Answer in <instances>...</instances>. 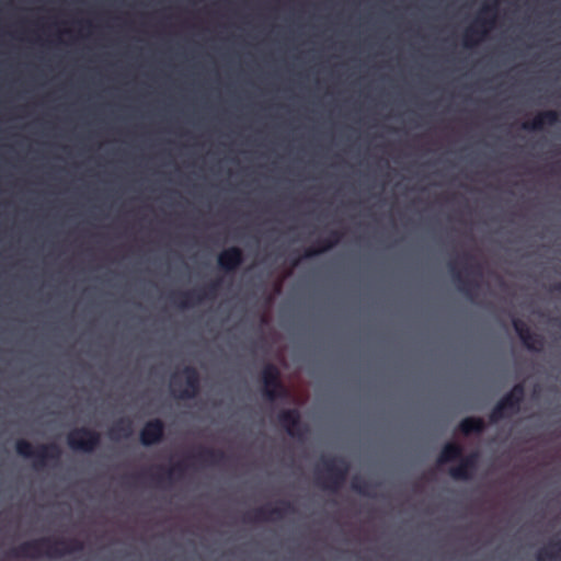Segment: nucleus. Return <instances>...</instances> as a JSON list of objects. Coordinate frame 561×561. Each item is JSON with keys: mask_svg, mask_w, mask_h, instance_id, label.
Segmentation results:
<instances>
[{"mask_svg": "<svg viewBox=\"0 0 561 561\" xmlns=\"http://www.w3.org/2000/svg\"><path fill=\"white\" fill-rule=\"evenodd\" d=\"M83 549V542L76 539L42 537L28 540L10 550L9 554L13 558H35L41 554L47 557L60 558L72 552H79Z\"/></svg>", "mask_w": 561, "mask_h": 561, "instance_id": "obj_1", "label": "nucleus"}, {"mask_svg": "<svg viewBox=\"0 0 561 561\" xmlns=\"http://www.w3.org/2000/svg\"><path fill=\"white\" fill-rule=\"evenodd\" d=\"M15 451L23 458L33 459V466L38 470L49 465H57L61 457V449L55 443L42 444L34 447L30 442L19 439L15 443Z\"/></svg>", "mask_w": 561, "mask_h": 561, "instance_id": "obj_2", "label": "nucleus"}, {"mask_svg": "<svg viewBox=\"0 0 561 561\" xmlns=\"http://www.w3.org/2000/svg\"><path fill=\"white\" fill-rule=\"evenodd\" d=\"M325 474L316 472V481L324 490L336 492L344 484L350 471V463L342 457H322Z\"/></svg>", "mask_w": 561, "mask_h": 561, "instance_id": "obj_3", "label": "nucleus"}, {"mask_svg": "<svg viewBox=\"0 0 561 561\" xmlns=\"http://www.w3.org/2000/svg\"><path fill=\"white\" fill-rule=\"evenodd\" d=\"M220 288V280L215 279L210 282L204 288H195L192 290L174 293L170 296L172 302L180 308H190L206 299H213L216 297L218 289Z\"/></svg>", "mask_w": 561, "mask_h": 561, "instance_id": "obj_4", "label": "nucleus"}, {"mask_svg": "<svg viewBox=\"0 0 561 561\" xmlns=\"http://www.w3.org/2000/svg\"><path fill=\"white\" fill-rule=\"evenodd\" d=\"M67 443L73 450L92 453L100 445L101 435L85 426L77 427L68 433Z\"/></svg>", "mask_w": 561, "mask_h": 561, "instance_id": "obj_5", "label": "nucleus"}, {"mask_svg": "<svg viewBox=\"0 0 561 561\" xmlns=\"http://www.w3.org/2000/svg\"><path fill=\"white\" fill-rule=\"evenodd\" d=\"M294 512V506L288 501H280L277 506H261L252 513L244 515L243 520L247 523H257L267 520H280L288 513Z\"/></svg>", "mask_w": 561, "mask_h": 561, "instance_id": "obj_6", "label": "nucleus"}, {"mask_svg": "<svg viewBox=\"0 0 561 561\" xmlns=\"http://www.w3.org/2000/svg\"><path fill=\"white\" fill-rule=\"evenodd\" d=\"M185 377V388L179 390L176 388V376L171 378L170 388L174 397L179 399L195 398L201 388V378L197 369L193 366H185L182 370Z\"/></svg>", "mask_w": 561, "mask_h": 561, "instance_id": "obj_7", "label": "nucleus"}, {"mask_svg": "<svg viewBox=\"0 0 561 561\" xmlns=\"http://www.w3.org/2000/svg\"><path fill=\"white\" fill-rule=\"evenodd\" d=\"M279 426L294 438H302L308 428L301 422V415L298 409H285L277 414Z\"/></svg>", "mask_w": 561, "mask_h": 561, "instance_id": "obj_8", "label": "nucleus"}, {"mask_svg": "<svg viewBox=\"0 0 561 561\" xmlns=\"http://www.w3.org/2000/svg\"><path fill=\"white\" fill-rule=\"evenodd\" d=\"M512 324L516 334L528 351L541 352L543 350V337L533 332L525 321L519 318H513Z\"/></svg>", "mask_w": 561, "mask_h": 561, "instance_id": "obj_9", "label": "nucleus"}, {"mask_svg": "<svg viewBox=\"0 0 561 561\" xmlns=\"http://www.w3.org/2000/svg\"><path fill=\"white\" fill-rule=\"evenodd\" d=\"M494 25V19H485L479 16L474 23L469 26L463 34L465 47H473L479 44L488 34L489 30Z\"/></svg>", "mask_w": 561, "mask_h": 561, "instance_id": "obj_10", "label": "nucleus"}, {"mask_svg": "<svg viewBox=\"0 0 561 561\" xmlns=\"http://www.w3.org/2000/svg\"><path fill=\"white\" fill-rule=\"evenodd\" d=\"M459 463L449 469V476L454 480L467 481L472 478L473 472L478 468L479 453L472 451L467 456H462L458 459Z\"/></svg>", "mask_w": 561, "mask_h": 561, "instance_id": "obj_11", "label": "nucleus"}, {"mask_svg": "<svg viewBox=\"0 0 561 561\" xmlns=\"http://www.w3.org/2000/svg\"><path fill=\"white\" fill-rule=\"evenodd\" d=\"M164 436V423L160 419H153L145 423L139 438L144 446H152L159 444Z\"/></svg>", "mask_w": 561, "mask_h": 561, "instance_id": "obj_12", "label": "nucleus"}, {"mask_svg": "<svg viewBox=\"0 0 561 561\" xmlns=\"http://www.w3.org/2000/svg\"><path fill=\"white\" fill-rule=\"evenodd\" d=\"M220 270L231 273L237 271L244 262L243 252L238 247H230L222 250L217 259Z\"/></svg>", "mask_w": 561, "mask_h": 561, "instance_id": "obj_13", "label": "nucleus"}, {"mask_svg": "<svg viewBox=\"0 0 561 561\" xmlns=\"http://www.w3.org/2000/svg\"><path fill=\"white\" fill-rule=\"evenodd\" d=\"M525 399V386L519 382L513 386V388L505 393L499 401L503 404L505 410L510 412L511 415H515L520 410V404Z\"/></svg>", "mask_w": 561, "mask_h": 561, "instance_id": "obj_14", "label": "nucleus"}, {"mask_svg": "<svg viewBox=\"0 0 561 561\" xmlns=\"http://www.w3.org/2000/svg\"><path fill=\"white\" fill-rule=\"evenodd\" d=\"M448 271L458 290L467 297H472L473 291L478 288V283L470 279L468 276H465L458 268L456 261H450L448 263Z\"/></svg>", "mask_w": 561, "mask_h": 561, "instance_id": "obj_15", "label": "nucleus"}, {"mask_svg": "<svg viewBox=\"0 0 561 561\" xmlns=\"http://www.w3.org/2000/svg\"><path fill=\"white\" fill-rule=\"evenodd\" d=\"M559 121V115L556 111L549 110L539 113L535 116L531 122H525L522 125V128L525 130H541L545 125H554Z\"/></svg>", "mask_w": 561, "mask_h": 561, "instance_id": "obj_16", "label": "nucleus"}, {"mask_svg": "<svg viewBox=\"0 0 561 561\" xmlns=\"http://www.w3.org/2000/svg\"><path fill=\"white\" fill-rule=\"evenodd\" d=\"M280 380V371L277 366L267 363L261 371V381L263 383L262 393L264 394V391L274 390L279 386Z\"/></svg>", "mask_w": 561, "mask_h": 561, "instance_id": "obj_17", "label": "nucleus"}, {"mask_svg": "<svg viewBox=\"0 0 561 561\" xmlns=\"http://www.w3.org/2000/svg\"><path fill=\"white\" fill-rule=\"evenodd\" d=\"M485 430L483 419L477 416H467L458 424V431L462 435L480 434Z\"/></svg>", "mask_w": 561, "mask_h": 561, "instance_id": "obj_18", "label": "nucleus"}, {"mask_svg": "<svg viewBox=\"0 0 561 561\" xmlns=\"http://www.w3.org/2000/svg\"><path fill=\"white\" fill-rule=\"evenodd\" d=\"M462 455V447L455 442H448L446 443L437 458L438 465H445L448 462H453L461 458Z\"/></svg>", "mask_w": 561, "mask_h": 561, "instance_id": "obj_19", "label": "nucleus"}, {"mask_svg": "<svg viewBox=\"0 0 561 561\" xmlns=\"http://www.w3.org/2000/svg\"><path fill=\"white\" fill-rule=\"evenodd\" d=\"M537 561H561V539L552 541L536 554Z\"/></svg>", "mask_w": 561, "mask_h": 561, "instance_id": "obj_20", "label": "nucleus"}, {"mask_svg": "<svg viewBox=\"0 0 561 561\" xmlns=\"http://www.w3.org/2000/svg\"><path fill=\"white\" fill-rule=\"evenodd\" d=\"M193 458L205 462V463H211L217 465L225 460L226 455L222 450H217L213 448H206L202 447L194 456Z\"/></svg>", "mask_w": 561, "mask_h": 561, "instance_id": "obj_21", "label": "nucleus"}, {"mask_svg": "<svg viewBox=\"0 0 561 561\" xmlns=\"http://www.w3.org/2000/svg\"><path fill=\"white\" fill-rule=\"evenodd\" d=\"M185 470H186L185 463L183 461H179V462L174 463L173 466H171L170 468H168L167 470H164L163 474L154 473L151 477L157 483H161L164 480L171 481L175 476L179 479L182 478L185 473Z\"/></svg>", "mask_w": 561, "mask_h": 561, "instance_id": "obj_22", "label": "nucleus"}, {"mask_svg": "<svg viewBox=\"0 0 561 561\" xmlns=\"http://www.w3.org/2000/svg\"><path fill=\"white\" fill-rule=\"evenodd\" d=\"M351 488L354 492L367 496H375V484H373L369 480L362 478L359 476L353 477L351 481Z\"/></svg>", "mask_w": 561, "mask_h": 561, "instance_id": "obj_23", "label": "nucleus"}, {"mask_svg": "<svg viewBox=\"0 0 561 561\" xmlns=\"http://www.w3.org/2000/svg\"><path fill=\"white\" fill-rule=\"evenodd\" d=\"M133 433L131 422L128 419H119L116 421L110 430V436L112 438L117 437H129Z\"/></svg>", "mask_w": 561, "mask_h": 561, "instance_id": "obj_24", "label": "nucleus"}, {"mask_svg": "<svg viewBox=\"0 0 561 561\" xmlns=\"http://www.w3.org/2000/svg\"><path fill=\"white\" fill-rule=\"evenodd\" d=\"M336 245V240H330L328 237L317 241L316 247H311L305 251L304 257H313L327 252Z\"/></svg>", "mask_w": 561, "mask_h": 561, "instance_id": "obj_25", "label": "nucleus"}, {"mask_svg": "<svg viewBox=\"0 0 561 561\" xmlns=\"http://www.w3.org/2000/svg\"><path fill=\"white\" fill-rule=\"evenodd\" d=\"M290 397V392L288 388L280 380L279 386H277L274 390L264 391V398L267 401H275L277 399L287 400Z\"/></svg>", "mask_w": 561, "mask_h": 561, "instance_id": "obj_26", "label": "nucleus"}, {"mask_svg": "<svg viewBox=\"0 0 561 561\" xmlns=\"http://www.w3.org/2000/svg\"><path fill=\"white\" fill-rule=\"evenodd\" d=\"M512 416L507 410L503 407V404L497 401L492 411L489 414V420L491 423H497L499 421Z\"/></svg>", "mask_w": 561, "mask_h": 561, "instance_id": "obj_27", "label": "nucleus"}, {"mask_svg": "<svg viewBox=\"0 0 561 561\" xmlns=\"http://www.w3.org/2000/svg\"><path fill=\"white\" fill-rule=\"evenodd\" d=\"M491 1H492V3L485 4L482 8L481 12H483V13L493 12L494 13L496 11L497 5H499V0H491Z\"/></svg>", "mask_w": 561, "mask_h": 561, "instance_id": "obj_28", "label": "nucleus"}, {"mask_svg": "<svg viewBox=\"0 0 561 561\" xmlns=\"http://www.w3.org/2000/svg\"><path fill=\"white\" fill-rule=\"evenodd\" d=\"M328 238L330 240H336V244L340 242L341 238H342V233L340 231H336V230H332L330 231V233L328 234Z\"/></svg>", "mask_w": 561, "mask_h": 561, "instance_id": "obj_29", "label": "nucleus"}, {"mask_svg": "<svg viewBox=\"0 0 561 561\" xmlns=\"http://www.w3.org/2000/svg\"><path fill=\"white\" fill-rule=\"evenodd\" d=\"M466 271L468 272V275L469 274H474V275H480V268H479V265H470L466 268Z\"/></svg>", "mask_w": 561, "mask_h": 561, "instance_id": "obj_30", "label": "nucleus"}, {"mask_svg": "<svg viewBox=\"0 0 561 561\" xmlns=\"http://www.w3.org/2000/svg\"><path fill=\"white\" fill-rule=\"evenodd\" d=\"M551 290H552V291H557V293H560V294H561V282L554 283V284L551 286Z\"/></svg>", "mask_w": 561, "mask_h": 561, "instance_id": "obj_31", "label": "nucleus"}, {"mask_svg": "<svg viewBox=\"0 0 561 561\" xmlns=\"http://www.w3.org/2000/svg\"><path fill=\"white\" fill-rule=\"evenodd\" d=\"M462 259H463L465 261H469V260L471 259V256H470L469 254H463Z\"/></svg>", "mask_w": 561, "mask_h": 561, "instance_id": "obj_32", "label": "nucleus"}, {"mask_svg": "<svg viewBox=\"0 0 561 561\" xmlns=\"http://www.w3.org/2000/svg\"><path fill=\"white\" fill-rule=\"evenodd\" d=\"M557 168H558V171H561V160L559 162H557Z\"/></svg>", "mask_w": 561, "mask_h": 561, "instance_id": "obj_33", "label": "nucleus"}]
</instances>
